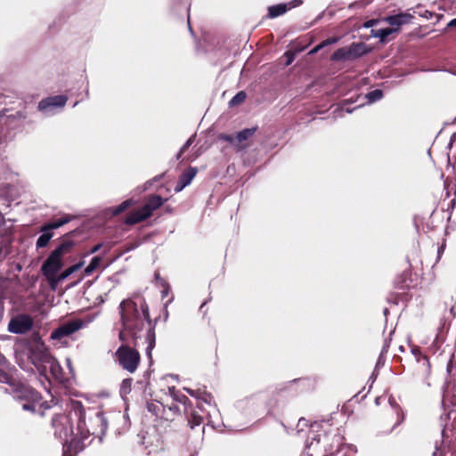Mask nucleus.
Returning a JSON list of instances; mask_svg holds the SVG:
<instances>
[{
    "label": "nucleus",
    "mask_w": 456,
    "mask_h": 456,
    "mask_svg": "<svg viewBox=\"0 0 456 456\" xmlns=\"http://www.w3.org/2000/svg\"><path fill=\"white\" fill-rule=\"evenodd\" d=\"M398 33L397 28H393L390 26L389 28H380V29H372L370 31V36L372 37L379 38L380 42L386 43L394 38L395 35Z\"/></svg>",
    "instance_id": "nucleus-14"
},
{
    "label": "nucleus",
    "mask_w": 456,
    "mask_h": 456,
    "mask_svg": "<svg viewBox=\"0 0 456 456\" xmlns=\"http://www.w3.org/2000/svg\"><path fill=\"white\" fill-rule=\"evenodd\" d=\"M25 392L28 394L29 403H23L22 409L25 411H36L37 404L40 401V395L32 388H28Z\"/></svg>",
    "instance_id": "nucleus-16"
},
{
    "label": "nucleus",
    "mask_w": 456,
    "mask_h": 456,
    "mask_svg": "<svg viewBox=\"0 0 456 456\" xmlns=\"http://www.w3.org/2000/svg\"><path fill=\"white\" fill-rule=\"evenodd\" d=\"M378 22H379L378 20H370L364 23L363 27L370 28V27H373L374 25H376Z\"/></svg>",
    "instance_id": "nucleus-34"
},
{
    "label": "nucleus",
    "mask_w": 456,
    "mask_h": 456,
    "mask_svg": "<svg viewBox=\"0 0 456 456\" xmlns=\"http://www.w3.org/2000/svg\"><path fill=\"white\" fill-rule=\"evenodd\" d=\"M412 18L413 17L411 14L406 13V12H404V13L402 12V13H399L396 15L386 17L384 19V21L387 22L393 28H397L398 32H399L401 29V26L409 23Z\"/></svg>",
    "instance_id": "nucleus-13"
},
{
    "label": "nucleus",
    "mask_w": 456,
    "mask_h": 456,
    "mask_svg": "<svg viewBox=\"0 0 456 456\" xmlns=\"http://www.w3.org/2000/svg\"><path fill=\"white\" fill-rule=\"evenodd\" d=\"M133 204H134V202L132 200H126L123 201L120 205L112 208V215H114V216L118 215L119 213L127 209Z\"/></svg>",
    "instance_id": "nucleus-24"
},
{
    "label": "nucleus",
    "mask_w": 456,
    "mask_h": 456,
    "mask_svg": "<svg viewBox=\"0 0 456 456\" xmlns=\"http://www.w3.org/2000/svg\"><path fill=\"white\" fill-rule=\"evenodd\" d=\"M194 141V137L191 136L189 138L186 142L183 144V146L181 148L180 151L177 154V159L181 158V156L183 154V152L191 145V143Z\"/></svg>",
    "instance_id": "nucleus-31"
},
{
    "label": "nucleus",
    "mask_w": 456,
    "mask_h": 456,
    "mask_svg": "<svg viewBox=\"0 0 456 456\" xmlns=\"http://www.w3.org/2000/svg\"><path fill=\"white\" fill-rule=\"evenodd\" d=\"M2 220H3V216H2V214H0V221H2Z\"/></svg>",
    "instance_id": "nucleus-42"
},
{
    "label": "nucleus",
    "mask_w": 456,
    "mask_h": 456,
    "mask_svg": "<svg viewBox=\"0 0 456 456\" xmlns=\"http://www.w3.org/2000/svg\"><path fill=\"white\" fill-rule=\"evenodd\" d=\"M52 358V354L44 343L38 342L32 346L30 359L37 370L45 371L46 364Z\"/></svg>",
    "instance_id": "nucleus-7"
},
{
    "label": "nucleus",
    "mask_w": 456,
    "mask_h": 456,
    "mask_svg": "<svg viewBox=\"0 0 456 456\" xmlns=\"http://www.w3.org/2000/svg\"><path fill=\"white\" fill-rule=\"evenodd\" d=\"M84 265V262L81 261L74 265H71L69 267H68L69 269V271L71 272V273H74L75 272L78 271L82 266Z\"/></svg>",
    "instance_id": "nucleus-33"
},
{
    "label": "nucleus",
    "mask_w": 456,
    "mask_h": 456,
    "mask_svg": "<svg viewBox=\"0 0 456 456\" xmlns=\"http://www.w3.org/2000/svg\"><path fill=\"white\" fill-rule=\"evenodd\" d=\"M307 47L305 43L301 41L293 42L287 52L284 53L283 57H295L296 55L301 53Z\"/></svg>",
    "instance_id": "nucleus-18"
},
{
    "label": "nucleus",
    "mask_w": 456,
    "mask_h": 456,
    "mask_svg": "<svg viewBox=\"0 0 456 456\" xmlns=\"http://www.w3.org/2000/svg\"><path fill=\"white\" fill-rule=\"evenodd\" d=\"M291 62H292V59H288L286 65L289 66L291 64Z\"/></svg>",
    "instance_id": "nucleus-41"
},
{
    "label": "nucleus",
    "mask_w": 456,
    "mask_h": 456,
    "mask_svg": "<svg viewBox=\"0 0 456 456\" xmlns=\"http://www.w3.org/2000/svg\"><path fill=\"white\" fill-rule=\"evenodd\" d=\"M184 390L192 397L199 400L198 406L200 409L204 410V404L209 406L212 411H216V406L212 405L213 397L210 394L207 393L205 389L197 388L191 389L185 387Z\"/></svg>",
    "instance_id": "nucleus-10"
},
{
    "label": "nucleus",
    "mask_w": 456,
    "mask_h": 456,
    "mask_svg": "<svg viewBox=\"0 0 456 456\" xmlns=\"http://www.w3.org/2000/svg\"><path fill=\"white\" fill-rule=\"evenodd\" d=\"M256 130V127L243 129L237 134L236 138L240 142L246 141L254 135Z\"/></svg>",
    "instance_id": "nucleus-23"
},
{
    "label": "nucleus",
    "mask_w": 456,
    "mask_h": 456,
    "mask_svg": "<svg viewBox=\"0 0 456 456\" xmlns=\"http://www.w3.org/2000/svg\"><path fill=\"white\" fill-rule=\"evenodd\" d=\"M66 364H67L68 368L69 369L70 373H72L73 370H72V365H71V360L69 358L66 359Z\"/></svg>",
    "instance_id": "nucleus-37"
},
{
    "label": "nucleus",
    "mask_w": 456,
    "mask_h": 456,
    "mask_svg": "<svg viewBox=\"0 0 456 456\" xmlns=\"http://www.w3.org/2000/svg\"><path fill=\"white\" fill-rule=\"evenodd\" d=\"M202 423V418L197 413H192L189 419V424L193 428L196 426H200Z\"/></svg>",
    "instance_id": "nucleus-29"
},
{
    "label": "nucleus",
    "mask_w": 456,
    "mask_h": 456,
    "mask_svg": "<svg viewBox=\"0 0 456 456\" xmlns=\"http://www.w3.org/2000/svg\"><path fill=\"white\" fill-rule=\"evenodd\" d=\"M96 419L98 421H101L102 422L103 421V418H102V415L101 413H98L97 416H96Z\"/></svg>",
    "instance_id": "nucleus-40"
},
{
    "label": "nucleus",
    "mask_w": 456,
    "mask_h": 456,
    "mask_svg": "<svg viewBox=\"0 0 456 456\" xmlns=\"http://www.w3.org/2000/svg\"><path fill=\"white\" fill-rule=\"evenodd\" d=\"M131 383H132V379H124L122 381L121 387H120V390H121L122 394H127V393L130 392Z\"/></svg>",
    "instance_id": "nucleus-30"
},
{
    "label": "nucleus",
    "mask_w": 456,
    "mask_h": 456,
    "mask_svg": "<svg viewBox=\"0 0 456 456\" xmlns=\"http://www.w3.org/2000/svg\"><path fill=\"white\" fill-rule=\"evenodd\" d=\"M49 368L53 377L59 382H63L66 378L60 363L53 357L46 364V369Z\"/></svg>",
    "instance_id": "nucleus-15"
},
{
    "label": "nucleus",
    "mask_w": 456,
    "mask_h": 456,
    "mask_svg": "<svg viewBox=\"0 0 456 456\" xmlns=\"http://www.w3.org/2000/svg\"><path fill=\"white\" fill-rule=\"evenodd\" d=\"M346 51L344 49H340V50L337 51L332 57H336V58L346 57Z\"/></svg>",
    "instance_id": "nucleus-35"
},
{
    "label": "nucleus",
    "mask_w": 456,
    "mask_h": 456,
    "mask_svg": "<svg viewBox=\"0 0 456 456\" xmlns=\"http://www.w3.org/2000/svg\"><path fill=\"white\" fill-rule=\"evenodd\" d=\"M116 354L123 369L130 373L136 370L140 362V354L135 349L122 346L117 350Z\"/></svg>",
    "instance_id": "nucleus-6"
},
{
    "label": "nucleus",
    "mask_w": 456,
    "mask_h": 456,
    "mask_svg": "<svg viewBox=\"0 0 456 456\" xmlns=\"http://www.w3.org/2000/svg\"><path fill=\"white\" fill-rule=\"evenodd\" d=\"M197 174V169L194 167H189L186 171H184L179 177L177 183L175 187V192H180L183 191L187 185H189Z\"/></svg>",
    "instance_id": "nucleus-12"
},
{
    "label": "nucleus",
    "mask_w": 456,
    "mask_h": 456,
    "mask_svg": "<svg viewBox=\"0 0 456 456\" xmlns=\"http://www.w3.org/2000/svg\"><path fill=\"white\" fill-rule=\"evenodd\" d=\"M101 248V244L95 245L91 250L90 253L94 254L96 253Z\"/></svg>",
    "instance_id": "nucleus-36"
},
{
    "label": "nucleus",
    "mask_w": 456,
    "mask_h": 456,
    "mask_svg": "<svg viewBox=\"0 0 456 456\" xmlns=\"http://www.w3.org/2000/svg\"><path fill=\"white\" fill-rule=\"evenodd\" d=\"M50 231L51 229H46L45 225H44L41 228V232L43 233L39 236V238L37 240V248H44L49 243L50 240L53 237V233Z\"/></svg>",
    "instance_id": "nucleus-19"
},
{
    "label": "nucleus",
    "mask_w": 456,
    "mask_h": 456,
    "mask_svg": "<svg viewBox=\"0 0 456 456\" xmlns=\"http://www.w3.org/2000/svg\"><path fill=\"white\" fill-rule=\"evenodd\" d=\"M67 96L55 95L43 99L38 103V110L45 114H51L54 109L62 108L67 102Z\"/></svg>",
    "instance_id": "nucleus-9"
},
{
    "label": "nucleus",
    "mask_w": 456,
    "mask_h": 456,
    "mask_svg": "<svg viewBox=\"0 0 456 456\" xmlns=\"http://www.w3.org/2000/svg\"><path fill=\"white\" fill-rule=\"evenodd\" d=\"M247 98V94L244 91L237 93L229 102V107L233 108L242 104Z\"/></svg>",
    "instance_id": "nucleus-20"
},
{
    "label": "nucleus",
    "mask_w": 456,
    "mask_h": 456,
    "mask_svg": "<svg viewBox=\"0 0 456 456\" xmlns=\"http://www.w3.org/2000/svg\"><path fill=\"white\" fill-rule=\"evenodd\" d=\"M2 235V232H0V236Z\"/></svg>",
    "instance_id": "nucleus-43"
},
{
    "label": "nucleus",
    "mask_w": 456,
    "mask_h": 456,
    "mask_svg": "<svg viewBox=\"0 0 456 456\" xmlns=\"http://www.w3.org/2000/svg\"><path fill=\"white\" fill-rule=\"evenodd\" d=\"M382 97H383V93L379 89L373 90L366 95V98L368 99L370 103L377 102V101L380 100Z\"/></svg>",
    "instance_id": "nucleus-25"
},
{
    "label": "nucleus",
    "mask_w": 456,
    "mask_h": 456,
    "mask_svg": "<svg viewBox=\"0 0 456 456\" xmlns=\"http://www.w3.org/2000/svg\"><path fill=\"white\" fill-rule=\"evenodd\" d=\"M72 243L66 241L56 248L43 263L41 271L48 284L54 283V276L63 266V256L69 252Z\"/></svg>",
    "instance_id": "nucleus-3"
},
{
    "label": "nucleus",
    "mask_w": 456,
    "mask_h": 456,
    "mask_svg": "<svg viewBox=\"0 0 456 456\" xmlns=\"http://www.w3.org/2000/svg\"><path fill=\"white\" fill-rule=\"evenodd\" d=\"M72 273L71 272L69 271V268L65 269L61 273H60L58 275V273L54 276V280H55V282L54 283H50L49 286L51 288V289L53 290H55L57 289V286L59 285L60 282L63 281L64 280H66L69 276H70Z\"/></svg>",
    "instance_id": "nucleus-21"
},
{
    "label": "nucleus",
    "mask_w": 456,
    "mask_h": 456,
    "mask_svg": "<svg viewBox=\"0 0 456 456\" xmlns=\"http://www.w3.org/2000/svg\"><path fill=\"white\" fill-rule=\"evenodd\" d=\"M364 45L362 44H354L349 49V54H362L364 53Z\"/></svg>",
    "instance_id": "nucleus-27"
},
{
    "label": "nucleus",
    "mask_w": 456,
    "mask_h": 456,
    "mask_svg": "<svg viewBox=\"0 0 456 456\" xmlns=\"http://www.w3.org/2000/svg\"><path fill=\"white\" fill-rule=\"evenodd\" d=\"M322 444L325 450L323 456H333L335 452L340 450L341 437L339 435H334L332 436L325 435L322 437Z\"/></svg>",
    "instance_id": "nucleus-11"
},
{
    "label": "nucleus",
    "mask_w": 456,
    "mask_h": 456,
    "mask_svg": "<svg viewBox=\"0 0 456 456\" xmlns=\"http://www.w3.org/2000/svg\"><path fill=\"white\" fill-rule=\"evenodd\" d=\"M164 200L159 195L150 197L142 208L131 213L126 219V224H134L150 217L153 211L161 207Z\"/></svg>",
    "instance_id": "nucleus-4"
},
{
    "label": "nucleus",
    "mask_w": 456,
    "mask_h": 456,
    "mask_svg": "<svg viewBox=\"0 0 456 456\" xmlns=\"http://www.w3.org/2000/svg\"><path fill=\"white\" fill-rule=\"evenodd\" d=\"M337 40L335 38H331V39H328L326 41H323L322 44L314 46V48H312L309 52H308V54H314L315 53H317L320 49L323 48L324 46L326 45H329L330 44H333L335 43Z\"/></svg>",
    "instance_id": "nucleus-28"
},
{
    "label": "nucleus",
    "mask_w": 456,
    "mask_h": 456,
    "mask_svg": "<svg viewBox=\"0 0 456 456\" xmlns=\"http://www.w3.org/2000/svg\"><path fill=\"white\" fill-rule=\"evenodd\" d=\"M33 325L32 319L27 314H20L12 318L8 324V330L14 334H22L28 331Z\"/></svg>",
    "instance_id": "nucleus-8"
},
{
    "label": "nucleus",
    "mask_w": 456,
    "mask_h": 456,
    "mask_svg": "<svg viewBox=\"0 0 456 456\" xmlns=\"http://www.w3.org/2000/svg\"><path fill=\"white\" fill-rule=\"evenodd\" d=\"M295 4L288 6V4H280L276 5L270 6L268 9L269 16L272 18L278 17L280 15L284 14L288 9L299 5L302 2L301 0H295Z\"/></svg>",
    "instance_id": "nucleus-17"
},
{
    "label": "nucleus",
    "mask_w": 456,
    "mask_h": 456,
    "mask_svg": "<svg viewBox=\"0 0 456 456\" xmlns=\"http://www.w3.org/2000/svg\"><path fill=\"white\" fill-rule=\"evenodd\" d=\"M120 314L123 322V330L119 333V338L122 341H128L130 338H137V332L147 325V342L146 354L151 357V351L155 346V334L149 321L148 306L144 300L139 299L138 302L132 300H123L120 304Z\"/></svg>",
    "instance_id": "nucleus-1"
},
{
    "label": "nucleus",
    "mask_w": 456,
    "mask_h": 456,
    "mask_svg": "<svg viewBox=\"0 0 456 456\" xmlns=\"http://www.w3.org/2000/svg\"><path fill=\"white\" fill-rule=\"evenodd\" d=\"M69 221V219L67 218V217L66 218H61V219H59V220H56L54 222H52L50 224H45V228L46 229H51V230L57 229V228L62 226L63 224H67Z\"/></svg>",
    "instance_id": "nucleus-26"
},
{
    "label": "nucleus",
    "mask_w": 456,
    "mask_h": 456,
    "mask_svg": "<svg viewBox=\"0 0 456 456\" xmlns=\"http://www.w3.org/2000/svg\"><path fill=\"white\" fill-rule=\"evenodd\" d=\"M102 257L101 256H94L91 260L90 264L86 267L85 269V274L86 276L90 275L93 272H94L102 264Z\"/></svg>",
    "instance_id": "nucleus-22"
},
{
    "label": "nucleus",
    "mask_w": 456,
    "mask_h": 456,
    "mask_svg": "<svg viewBox=\"0 0 456 456\" xmlns=\"http://www.w3.org/2000/svg\"><path fill=\"white\" fill-rule=\"evenodd\" d=\"M94 319V316H86L83 319L70 320L55 329L51 334V338L57 340L68 337L92 322Z\"/></svg>",
    "instance_id": "nucleus-5"
},
{
    "label": "nucleus",
    "mask_w": 456,
    "mask_h": 456,
    "mask_svg": "<svg viewBox=\"0 0 456 456\" xmlns=\"http://www.w3.org/2000/svg\"><path fill=\"white\" fill-rule=\"evenodd\" d=\"M84 421L79 419L76 432L73 429V420L69 414H58L53 419L54 435L63 444V456H75L84 449V440L88 438L91 432L84 428Z\"/></svg>",
    "instance_id": "nucleus-2"
},
{
    "label": "nucleus",
    "mask_w": 456,
    "mask_h": 456,
    "mask_svg": "<svg viewBox=\"0 0 456 456\" xmlns=\"http://www.w3.org/2000/svg\"><path fill=\"white\" fill-rule=\"evenodd\" d=\"M218 138H219L220 140H223V141H225V142H231V143H232V142H233V141H234V138H233L232 135H230V134H219V135H218Z\"/></svg>",
    "instance_id": "nucleus-32"
},
{
    "label": "nucleus",
    "mask_w": 456,
    "mask_h": 456,
    "mask_svg": "<svg viewBox=\"0 0 456 456\" xmlns=\"http://www.w3.org/2000/svg\"><path fill=\"white\" fill-rule=\"evenodd\" d=\"M451 144L452 146H456V134L452 135V140H451Z\"/></svg>",
    "instance_id": "nucleus-38"
},
{
    "label": "nucleus",
    "mask_w": 456,
    "mask_h": 456,
    "mask_svg": "<svg viewBox=\"0 0 456 456\" xmlns=\"http://www.w3.org/2000/svg\"><path fill=\"white\" fill-rule=\"evenodd\" d=\"M448 27H456V19L452 20L448 23Z\"/></svg>",
    "instance_id": "nucleus-39"
}]
</instances>
